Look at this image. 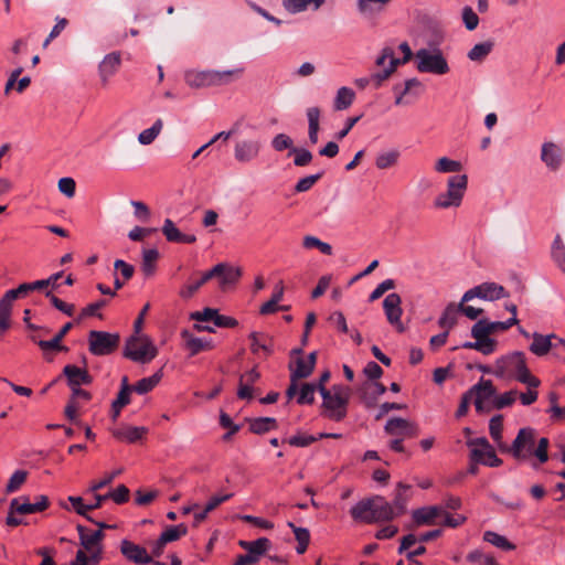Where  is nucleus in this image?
<instances>
[{
	"mask_svg": "<svg viewBox=\"0 0 565 565\" xmlns=\"http://www.w3.org/2000/svg\"><path fill=\"white\" fill-rule=\"evenodd\" d=\"M417 70L420 73L444 75L449 72V65L439 49L433 51L420 49L415 54Z\"/></svg>",
	"mask_w": 565,
	"mask_h": 565,
	"instance_id": "nucleus-5",
	"label": "nucleus"
},
{
	"mask_svg": "<svg viewBox=\"0 0 565 565\" xmlns=\"http://www.w3.org/2000/svg\"><path fill=\"white\" fill-rule=\"evenodd\" d=\"M445 509L439 505H429L416 509L413 511V521L417 525H434L437 518H443Z\"/></svg>",
	"mask_w": 565,
	"mask_h": 565,
	"instance_id": "nucleus-21",
	"label": "nucleus"
},
{
	"mask_svg": "<svg viewBox=\"0 0 565 565\" xmlns=\"http://www.w3.org/2000/svg\"><path fill=\"white\" fill-rule=\"evenodd\" d=\"M396 516V512L393 510V507L386 499L382 495H375V511L372 519L373 523L388 522L394 520Z\"/></svg>",
	"mask_w": 565,
	"mask_h": 565,
	"instance_id": "nucleus-27",
	"label": "nucleus"
},
{
	"mask_svg": "<svg viewBox=\"0 0 565 565\" xmlns=\"http://www.w3.org/2000/svg\"><path fill=\"white\" fill-rule=\"evenodd\" d=\"M92 399V394L81 387L72 388V394L65 406L64 413L67 419L75 424H79L78 411L82 407V401L87 403Z\"/></svg>",
	"mask_w": 565,
	"mask_h": 565,
	"instance_id": "nucleus-14",
	"label": "nucleus"
},
{
	"mask_svg": "<svg viewBox=\"0 0 565 565\" xmlns=\"http://www.w3.org/2000/svg\"><path fill=\"white\" fill-rule=\"evenodd\" d=\"M38 347L42 350L44 358L51 362L53 360V355L51 352H67L68 348L62 344L61 338L54 335L51 340H40L38 341Z\"/></svg>",
	"mask_w": 565,
	"mask_h": 565,
	"instance_id": "nucleus-36",
	"label": "nucleus"
},
{
	"mask_svg": "<svg viewBox=\"0 0 565 565\" xmlns=\"http://www.w3.org/2000/svg\"><path fill=\"white\" fill-rule=\"evenodd\" d=\"M117 504H124L129 500V489L125 484H119L115 490L107 493Z\"/></svg>",
	"mask_w": 565,
	"mask_h": 565,
	"instance_id": "nucleus-64",
	"label": "nucleus"
},
{
	"mask_svg": "<svg viewBox=\"0 0 565 565\" xmlns=\"http://www.w3.org/2000/svg\"><path fill=\"white\" fill-rule=\"evenodd\" d=\"M317 363V352L313 351L309 353L307 359L298 358L295 364L289 366L290 369V379L291 380H300L310 376L315 370Z\"/></svg>",
	"mask_w": 565,
	"mask_h": 565,
	"instance_id": "nucleus-23",
	"label": "nucleus"
},
{
	"mask_svg": "<svg viewBox=\"0 0 565 565\" xmlns=\"http://www.w3.org/2000/svg\"><path fill=\"white\" fill-rule=\"evenodd\" d=\"M35 291V281L21 284L18 288L8 290L0 299V329L2 331L10 327L12 302L22 299Z\"/></svg>",
	"mask_w": 565,
	"mask_h": 565,
	"instance_id": "nucleus-6",
	"label": "nucleus"
},
{
	"mask_svg": "<svg viewBox=\"0 0 565 565\" xmlns=\"http://www.w3.org/2000/svg\"><path fill=\"white\" fill-rule=\"evenodd\" d=\"M158 258L159 252L156 248H149L142 252L141 270L146 277H150L154 274Z\"/></svg>",
	"mask_w": 565,
	"mask_h": 565,
	"instance_id": "nucleus-42",
	"label": "nucleus"
},
{
	"mask_svg": "<svg viewBox=\"0 0 565 565\" xmlns=\"http://www.w3.org/2000/svg\"><path fill=\"white\" fill-rule=\"evenodd\" d=\"M188 532V527L181 523L178 525L169 526L166 531L160 534V539L164 543L178 541L181 536H184Z\"/></svg>",
	"mask_w": 565,
	"mask_h": 565,
	"instance_id": "nucleus-48",
	"label": "nucleus"
},
{
	"mask_svg": "<svg viewBox=\"0 0 565 565\" xmlns=\"http://www.w3.org/2000/svg\"><path fill=\"white\" fill-rule=\"evenodd\" d=\"M533 342L530 344V351L537 355L543 356L546 355L553 348V341L556 339L555 334L543 335L541 333L534 332L532 334Z\"/></svg>",
	"mask_w": 565,
	"mask_h": 565,
	"instance_id": "nucleus-31",
	"label": "nucleus"
},
{
	"mask_svg": "<svg viewBox=\"0 0 565 565\" xmlns=\"http://www.w3.org/2000/svg\"><path fill=\"white\" fill-rule=\"evenodd\" d=\"M399 49L404 54L403 58H396L394 56V58H392V62L390 63V65L387 67H385L383 70V72L372 74V78L375 81L376 88L380 87L382 85V83L391 76L392 73H394V71L396 70V67L398 65L405 64L412 58L413 53H412V50L407 42H403L399 45Z\"/></svg>",
	"mask_w": 565,
	"mask_h": 565,
	"instance_id": "nucleus-18",
	"label": "nucleus"
},
{
	"mask_svg": "<svg viewBox=\"0 0 565 565\" xmlns=\"http://www.w3.org/2000/svg\"><path fill=\"white\" fill-rule=\"evenodd\" d=\"M502 429H503V416L495 415L489 422V433L491 438L494 441H500L502 438Z\"/></svg>",
	"mask_w": 565,
	"mask_h": 565,
	"instance_id": "nucleus-59",
	"label": "nucleus"
},
{
	"mask_svg": "<svg viewBox=\"0 0 565 565\" xmlns=\"http://www.w3.org/2000/svg\"><path fill=\"white\" fill-rule=\"evenodd\" d=\"M148 434V428L143 426H124L113 430V436L128 444H135L141 440Z\"/></svg>",
	"mask_w": 565,
	"mask_h": 565,
	"instance_id": "nucleus-25",
	"label": "nucleus"
},
{
	"mask_svg": "<svg viewBox=\"0 0 565 565\" xmlns=\"http://www.w3.org/2000/svg\"><path fill=\"white\" fill-rule=\"evenodd\" d=\"M120 552L126 559L135 564H150L152 556L148 554L147 550L129 540L120 542Z\"/></svg>",
	"mask_w": 565,
	"mask_h": 565,
	"instance_id": "nucleus-15",
	"label": "nucleus"
},
{
	"mask_svg": "<svg viewBox=\"0 0 565 565\" xmlns=\"http://www.w3.org/2000/svg\"><path fill=\"white\" fill-rule=\"evenodd\" d=\"M119 334L93 330L88 333L89 352L102 356L111 354L119 345Z\"/></svg>",
	"mask_w": 565,
	"mask_h": 565,
	"instance_id": "nucleus-8",
	"label": "nucleus"
},
{
	"mask_svg": "<svg viewBox=\"0 0 565 565\" xmlns=\"http://www.w3.org/2000/svg\"><path fill=\"white\" fill-rule=\"evenodd\" d=\"M411 486L405 484L403 482H398L395 491V495L393 499V510L396 512V516H399L406 512V505L409 500L408 490Z\"/></svg>",
	"mask_w": 565,
	"mask_h": 565,
	"instance_id": "nucleus-34",
	"label": "nucleus"
},
{
	"mask_svg": "<svg viewBox=\"0 0 565 565\" xmlns=\"http://www.w3.org/2000/svg\"><path fill=\"white\" fill-rule=\"evenodd\" d=\"M287 525L292 530L295 539L298 542L296 551L298 554H303L310 543V532L306 527L296 526L295 523L288 522Z\"/></svg>",
	"mask_w": 565,
	"mask_h": 565,
	"instance_id": "nucleus-39",
	"label": "nucleus"
},
{
	"mask_svg": "<svg viewBox=\"0 0 565 565\" xmlns=\"http://www.w3.org/2000/svg\"><path fill=\"white\" fill-rule=\"evenodd\" d=\"M467 446L470 448L469 460L480 461L481 465L488 467L502 465V460L497 456L486 437L469 439Z\"/></svg>",
	"mask_w": 565,
	"mask_h": 565,
	"instance_id": "nucleus-7",
	"label": "nucleus"
},
{
	"mask_svg": "<svg viewBox=\"0 0 565 565\" xmlns=\"http://www.w3.org/2000/svg\"><path fill=\"white\" fill-rule=\"evenodd\" d=\"M77 531L79 534L81 545L85 551H93L95 547L102 546L100 542L104 539V533L100 530L89 532L83 525H77Z\"/></svg>",
	"mask_w": 565,
	"mask_h": 565,
	"instance_id": "nucleus-32",
	"label": "nucleus"
},
{
	"mask_svg": "<svg viewBox=\"0 0 565 565\" xmlns=\"http://www.w3.org/2000/svg\"><path fill=\"white\" fill-rule=\"evenodd\" d=\"M375 511V495L365 498L356 502L350 510L352 519L356 522L372 524Z\"/></svg>",
	"mask_w": 565,
	"mask_h": 565,
	"instance_id": "nucleus-17",
	"label": "nucleus"
},
{
	"mask_svg": "<svg viewBox=\"0 0 565 565\" xmlns=\"http://www.w3.org/2000/svg\"><path fill=\"white\" fill-rule=\"evenodd\" d=\"M469 394L473 399V404L477 412L489 411L490 408L486 405L487 402L494 398L495 387L490 380L481 379L479 383L468 390Z\"/></svg>",
	"mask_w": 565,
	"mask_h": 565,
	"instance_id": "nucleus-12",
	"label": "nucleus"
},
{
	"mask_svg": "<svg viewBox=\"0 0 565 565\" xmlns=\"http://www.w3.org/2000/svg\"><path fill=\"white\" fill-rule=\"evenodd\" d=\"M508 296L509 294L503 286L495 282H483L467 290L462 296V302H468L473 298L494 301Z\"/></svg>",
	"mask_w": 565,
	"mask_h": 565,
	"instance_id": "nucleus-10",
	"label": "nucleus"
},
{
	"mask_svg": "<svg viewBox=\"0 0 565 565\" xmlns=\"http://www.w3.org/2000/svg\"><path fill=\"white\" fill-rule=\"evenodd\" d=\"M552 257L556 263L557 267L565 273V245L563 244L562 237L557 234L552 245Z\"/></svg>",
	"mask_w": 565,
	"mask_h": 565,
	"instance_id": "nucleus-44",
	"label": "nucleus"
},
{
	"mask_svg": "<svg viewBox=\"0 0 565 565\" xmlns=\"http://www.w3.org/2000/svg\"><path fill=\"white\" fill-rule=\"evenodd\" d=\"M493 374L497 377H513L530 387H537L540 380L531 374L523 352L515 351L495 361Z\"/></svg>",
	"mask_w": 565,
	"mask_h": 565,
	"instance_id": "nucleus-1",
	"label": "nucleus"
},
{
	"mask_svg": "<svg viewBox=\"0 0 565 565\" xmlns=\"http://www.w3.org/2000/svg\"><path fill=\"white\" fill-rule=\"evenodd\" d=\"M302 246L307 249L318 248L324 255H332V246L320 241L316 236L307 235L302 239Z\"/></svg>",
	"mask_w": 565,
	"mask_h": 565,
	"instance_id": "nucleus-49",
	"label": "nucleus"
},
{
	"mask_svg": "<svg viewBox=\"0 0 565 565\" xmlns=\"http://www.w3.org/2000/svg\"><path fill=\"white\" fill-rule=\"evenodd\" d=\"M45 297L50 300L51 305L63 312L64 315L72 317L74 315L75 307L72 303H67L63 300H61L58 297H56L52 290L45 291Z\"/></svg>",
	"mask_w": 565,
	"mask_h": 565,
	"instance_id": "nucleus-51",
	"label": "nucleus"
},
{
	"mask_svg": "<svg viewBox=\"0 0 565 565\" xmlns=\"http://www.w3.org/2000/svg\"><path fill=\"white\" fill-rule=\"evenodd\" d=\"M28 472L24 470H17L9 479L6 486L7 493H13L18 491L21 486L25 482Z\"/></svg>",
	"mask_w": 565,
	"mask_h": 565,
	"instance_id": "nucleus-56",
	"label": "nucleus"
},
{
	"mask_svg": "<svg viewBox=\"0 0 565 565\" xmlns=\"http://www.w3.org/2000/svg\"><path fill=\"white\" fill-rule=\"evenodd\" d=\"M250 340V351L254 354L259 353L260 351L265 356H269L274 352V340L266 333L263 332H252L249 334Z\"/></svg>",
	"mask_w": 565,
	"mask_h": 565,
	"instance_id": "nucleus-26",
	"label": "nucleus"
},
{
	"mask_svg": "<svg viewBox=\"0 0 565 565\" xmlns=\"http://www.w3.org/2000/svg\"><path fill=\"white\" fill-rule=\"evenodd\" d=\"M260 151L258 140H242L235 145L234 157L238 162L246 163L256 159Z\"/></svg>",
	"mask_w": 565,
	"mask_h": 565,
	"instance_id": "nucleus-20",
	"label": "nucleus"
},
{
	"mask_svg": "<svg viewBox=\"0 0 565 565\" xmlns=\"http://www.w3.org/2000/svg\"><path fill=\"white\" fill-rule=\"evenodd\" d=\"M131 392H134V388L129 384L128 376L125 375L121 377L120 390L113 403L124 408L130 403Z\"/></svg>",
	"mask_w": 565,
	"mask_h": 565,
	"instance_id": "nucleus-45",
	"label": "nucleus"
},
{
	"mask_svg": "<svg viewBox=\"0 0 565 565\" xmlns=\"http://www.w3.org/2000/svg\"><path fill=\"white\" fill-rule=\"evenodd\" d=\"M535 431L533 428H521L513 440L509 452L518 460H526L533 455Z\"/></svg>",
	"mask_w": 565,
	"mask_h": 565,
	"instance_id": "nucleus-9",
	"label": "nucleus"
},
{
	"mask_svg": "<svg viewBox=\"0 0 565 565\" xmlns=\"http://www.w3.org/2000/svg\"><path fill=\"white\" fill-rule=\"evenodd\" d=\"M491 330L489 327V321L486 319H481L477 321L472 328H471V335L482 343H487V348H489L491 351H495L497 348V341L492 338H490Z\"/></svg>",
	"mask_w": 565,
	"mask_h": 565,
	"instance_id": "nucleus-29",
	"label": "nucleus"
},
{
	"mask_svg": "<svg viewBox=\"0 0 565 565\" xmlns=\"http://www.w3.org/2000/svg\"><path fill=\"white\" fill-rule=\"evenodd\" d=\"M322 174L323 172H318L317 174H311L300 179L295 186V191L300 193L310 190L316 184V182L322 177Z\"/></svg>",
	"mask_w": 565,
	"mask_h": 565,
	"instance_id": "nucleus-63",
	"label": "nucleus"
},
{
	"mask_svg": "<svg viewBox=\"0 0 565 565\" xmlns=\"http://www.w3.org/2000/svg\"><path fill=\"white\" fill-rule=\"evenodd\" d=\"M158 354V349L148 335H131L125 345L124 355L134 362L148 363Z\"/></svg>",
	"mask_w": 565,
	"mask_h": 565,
	"instance_id": "nucleus-3",
	"label": "nucleus"
},
{
	"mask_svg": "<svg viewBox=\"0 0 565 565\" xmlns=\"http://www.w3.org/2000/svg\"><path fill=\"white\" fill-rule=\"evenodd\" d=\"M163 127V122L161 119H157L154 124L148 128L141 131L138 136V141L141 145H150L160 134L161 129Z\"/></svg>",
	"mask_w": 565,
	"mask_h": 565,
	"instance_id": "nucleus-47",
	"label": "nucleus"
},
{
	"mask_svg": "<svg viewBox=\"0 0 565 565\" xmlns=\"http://www.w3.org/2000/svg\"><path fill=\"white\" fill-rule=\"evenodd\" d=\"M467 183L468 178L466 174H457L449 178L447 191L436 196L434 205L438 209L459 206L467 189Z\"/></svg>",
	"mask_w": 565,
	"mask_h": 565,
	"instance_id": "nucleus-4",
	"label": "nucleus"
},
{
	"mask_svg": "<svg viewBox=\"0 0 565 565\" xmlns=\"http://www.w3.org/2000/svg\"><path fill=\"white\" fill-rule=\"evenodd\" d=\"M290 154H295L294 164L305 167L312 160V153L305 148H291Z\"/></svg>",
	"mask_w": 565,
	"mask_h": 565,
	"instance_id": "nucleus-61",
	"label": "nucleus"
},
{
	"mask_svg": "<svg viewBox=\"0 0 565 565\" xmlns=\"http://www.w3.org/2000/svg\"><path fill=\"white\" fill-rule=\"evenodd\" d=\"M276 428L277 420L273 417H258L249 422V430L256 435H262Z\"/></svg>",
	"mask_w": 565,
	"mask_h": 565,
	"instance_id": "nucleus-40",
	"label": "nucleus"
},
{
	"mask_svg": "<svg viewBox=\"0 0 565 565\" xmlns=\"http://www.w3.org/2000/svg\"><path fill=\"white\" fill-rule=\"evenodd\" d=\"M63 271L55 273L46 279L38 280V291L54 290L58 288L57 280L62 277Z\"/></svg>",
	"mask_w": 565,
	"mask_h": 565,
	"instance_id": "nucleus-62",
	"label": "nucleus"
},
{
	"mask_svg": "<svg viewBox=\"0 0 565 565\" xmlns=\"http://www.w3.org/2000/svg\"><path fill=\"white\" fill-rule=\"evenodd\" d=\"M483 540L503 551H513L515 548V545L512 544L505 536L500 535L493 531H486L483 534Z\"/></svg>",
	"mask_w": 565,
	"mask_h": 565,
	"instance_id": "nucleus-43",
	"label": "nucleus"
},
{
	"mask_svg": "<svg viewBox=\"0 0 565 565\" xmlns=\"http://www.w3.org/2000/svg\"><path fill=\"white\" fill-rule=\"evenodd\" d=\"M162 233L166 236L168 242L172 243H180L182 233L177 228L175 224L172 220L166 218L163 226H162Z\"/></svg>",
	"mask_w": 565,
	"mask_h": 565,
	"instance_id": "nucleus-58",
	"label": "nucleus"
},
{
	"mask_svg": "<svg viewBox=\"0 0 565 565\" xmlns=\"http://www.w3.org/2000/svg\"><path fill=\"white\" fill-rule=\"evenodd\" d=\"M245 68L236 67L227 71H215L212 70V84L213 86H222L232 83L234 79L239 78Z\"/></svg>",
	"mask_w": 565,
	"mask_h": 565,
	"instance_id": "nucleus-35",
	"label": "nucleus"
},
{
	"mask_svg": "<svg viewBox=\"0 0 565 565\" xmlns=\"http://www.w3.org/2000/svg\"><path fill=\"white\" fill-rule=\"evenodd\" d=\"M220 273L216 275L218 286L222 290H226L231 286H234L242 277V269L239 267L232 266L227 263H218Z\"/></svg>",
	"mask_w": 565,
	"mask_h": 565,
	"instance_id": "nucleus-22",
	"label": "nucleus"
},
{
	"mask_svg": "<svg viewBox=\"0 0 565 565\" xmlns=\"http://www.w3.org/2000/svg\"><path fill=\"white\" fill-rule=\"evenodd\" d=\"M120 63L121 58L118 52L109 53L103 58L98 67L103 87L108 85L109 78L118 71Z\"/></svg>",
	"mask_w": 565,
	"mask_h": 565,
	"instance_id": "nucleus-24",
	"label": "nucleus"
},
{
	"mask_svg": "<svg viewBox=\"0 0 565 565\" xmlns=\"http://www.w3.org/2000/svg\"><path fill=\"white\" fill-rule=\"evenodd\" d=\"M185 83L193 88H202L213 86L212 70L206 71H188L184 76Z\"/></svg>",
	"mask_w": 565,
	"mask_h": 565,
	"instance_id": "nucleus-33",
	"label": "nucleus"
},
{
	"mask_svg": "<svg viewBox=\"0 0 565 565\" xmlns=\"http://www.w3.org/2000/svg\"><path fill=\"white\" fill-rule=\"evenodd\" d=\"M199 274H193L188 281L180 288V298L188 300L191 299L198 290L202 287L200 280L196 278Z\"/></svg>",
	"mask_w": 565,
	"mask_h": 565,
	"instance_id": "nucleus-46",
	"label": "nucleus"
},
{
	"mask_svg": "<svg viewBox=\"0 0 565 565\" xmlns=\"http://www.w3.org/2000/svg\"><path fill=\"white\" fill-rule=\"evenodd\" d=\"M518 398V392L515 390L508 391L499 396L494 395L492 399V408L503 409L511 406Z\"/></svg>",
	"mask_w": 565,
	"mask_h": 565,
	"instance_id": "nucleus-52",
	"label": "nucleus"
},
{
	"mask_svg": "<svg viewBox=\"0 0 565 565\" xmlns=\"http://www.w3.org/2000/svg\"><path fill=\"white\" fill-rule=\"evenodd\" d=\"M238 545L247 551V555H252L257 563L259 558L268 551L270 547V541L267 537H259L255 541H239Z\"/></svg>",
	"mask_w": 565,
	"mask_h": 565,
	"instance_id": "nucleus-30",
	"label": "nucleus"
},
{
	"mask_svg": "<svg viewBox=\"0 0 565 565\" xmlns=\"http://www.w3.org/2000/svg\"><path fill=\"white\" fill-rule=\"evenodd\" d=\"M322 407L326 416L332 420L340 422L347 416V408L351 396V390L344 385H333L331 390L320 387Z\"/></svg>",
	"mask_w": 565,
	"mask_h": 565,
	"instance_id": "nucleus-2",
	"label": "nucleus"
},
{
	"mask_svg": "<svg viewBox=\"0 0 565 565\" xmlns=\"http://www.w3.org/2000/svg\"><path fill=\"white\" fill-rule=\"evenodd\" d=\"M383 309L387 321L395 327L398 332H404L405 327L401 320L403 315L402 298L398 294H388L383 301Z\"/></svg>",
	"mask_w": 565,
	"mask_h": 565,
	"instance_id": "nucleus-13",
	"label": "nucleus"
},
{
	"mask_svg": "<svg viewBox=\"0 0 565 565\" xmlns=\"http://www.w3.org/2000/svg\"><path fill=\"white\" fill-rule=\"evenodd\" d=\"M398 157L399 152L397 150L383 152L376 157L375 164L379 169L384 170L395 166L397 163Z\"/></svg>",
	"mask_w": 565,
	"mask_h": 565,
	"instance_id": "nucleus-53",
	"label": "nucleus"
},
{
	"mask_svg": "<svg viewBox=\"0 0 565 565\" xmlns=\"http://www.w3.org/2000/svg\"><path fill=\"white\" fill-rule=\"evenodd\" d=\"M355 94L349 87H341L338 89L333 107L335 110H344L348 109L354 102Z\"/></svg>",
	"mask_w": 565,
	"mask_h": 565,
	"instance_id": "nucleus-38",
	"label": "nucleus"
},
{
	"mask_svg": "<svg viewBox=\"0 0 565 565\" xmlns=\"http://www.w3.org/2000/svg\"><path fill=\"white\" fill-rule=\"evenodd\" d=\"M462 166L459 161L441 157L435 164V170L439 173L459 172Z\"/></svg>",
	"mask_w": 565,
	"mask_h": 565,
	"instance_id": "nucleus-54",
	"label": "nucleus"
},
{
	"mask_svg": "<svg viewBox=\"0 0 565 565\" xmlns=\"http://www.w3.org/2000/svg\"><path fill=\"white\" fill-rule=\"evenodd\" d=\"M63 374L66 376L71 390L78 388L81 385H89L93 382V377L86 367L67 364L63 369Z\"/></svg>",
	"mask_w": 565,
	"mask_h": 565,
	"instance_id": "nucleus-19",
	"label": "nucleus"
},
{
	"mask_svg": "<svg viewBox=\"0 0 565 565\" xmlns=\"http://www.w3.org/2000/svg\"><path fill=\"white\" fill-rule=\"evenodd\" d=\"M67 500L78 515L84 516L89 522H93V518L88 515V504H84L82 497L70 495Z\"/></svg>",
	"mask_w": 565,
	"mask_h": 565,
	"instance_id": "nucleus-60",
	"label": "nucleus"
},
{
	"mask_svg": "<svg viewBox=\"0 0 565 565\" xmlns=\"http://www.w3.org/2000/svg\"><path fill=\"white\" fill-rule=\"evenodd\" d=\"M493 45L492 41L478 43L468 52V57L471 61H481L492 51Z\"/></svg>",
	"mask_w": 565,
	"mask_h": 565,
	"instance_id": "nucleus-50",
	"label": "nucleus"
},
{
	"mask_svg": "<svg viewBox=\"0 0 565 565\" xmlns=\"http://www.w3.org/2000/svg\"><path fill=\"white\" fill-rule=\"evenodd\" d=\"M180 337L183 341V348L189 351L190 356H194L202 351H210L214 347L211 340L198 338L188 329H183Z\"/></svg>",
	"mask_w": 565,
	"mask_h": 565,
	"instance_id": "nucleus-16",
	"label": "nucleus"
},
{
	"mask_svg": "<svg viewBox=\"0 0 565 565\" xmlns=\"http://www.w3.org/2000/svg\"><path fill=\"white\" fill-rule=\"evenodd\" d=\"M459 309L458 306H455L454 303H449L443 315L440 316L438 320V324L440 328L445 329V331H450L455 324L457 323V316H458Z\"/></svg>",
	"mask_w": 565,
	"mask_h": 565,
	"instance_id": "nucleus-41",
	"label": "nucleus"
},
{
	"mask_svg": "<svg viewBox=\"0 0 565 565\" xmlns=\"http://www.w3.org/2000/svg\"><path fill=\"white\" fill-rule=\"evenodd\" d=\"M162 379V371L159 370L154 374H152L149 377H143L139 380L135 385H131L134 388V392L142 395L150 391H152L161 381Z\"/></svg>",
	"mask_w": 565,
	"mask_h": 565,
	"instance_id": "nucleus-37",
	"label": "nucleus"
},
{
	"mask_svg": "<svg viewBox=\"0 0 565 565\" xmlns=\"http://www.w3.org/2000/svg\"><path fill=\"white\" fill-rule=\"evenodd\" d=\"M316 390L317 386L315 384L305 383L300 388L297 403L299 405L312 404L315 402Z\"/></svg>",
	"mask_w": 565,
	"mask_h": 565,
	"instance_id": "nucleus-57",
	"label": "nucleus"
},
{
	"mask_svg": "<svg viewBox=\"0 0 565 565\" xmlns=\"http://www.w3.org/2000/svg\"><path fill=\"white\" fill-rule=\"evenodd\" d=\"M384 430L387 435L405 439L415 438L419 434V427L416 423L402 417L390 418L384 426Z\"/></svg>",
	"mask_w": 565,
	"mask_h": 565,
	"instance_id": "nucleus-11",
	"label": "nucleus"
},
{
	"mask_svg": "<svg viewBox=\"0 0 565 565\" xmlns=\"http://www.w3.org/2000/svg\"><path fill=\"white\" fill-rule=\"evenodd\" d=\"M541 159L551 170H557L562 163L561 148L551 141L543 143Z\"/></svg>",
	"mask_w": 565,
	"mask_h": 565,
	"instance_id": "nucleus-28",
	"label": "nucleus"
},
{
	"mask_svg": "<svg viewBox=\"0 0 565 565\" xmlns=\"http://www.w3.org/2000/svg\"><path fill=\"white\" fill-rule=\"evenodd\" d=\"M324 0H284V7L290 12H300L305 10L310 3L315 4V8H319Z\"/></svg>",
	"mask_w": 565,
	"mask_h": 565,
	"instance_id": "nucleus-55",
	"label": "nucleus"
}]
</instances>
